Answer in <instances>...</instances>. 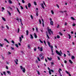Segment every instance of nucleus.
I'll list each match as a JSON object with an SVG mask.
<instances>
[{
    "label": "nucleus",
    "instance_id": "f257e3e1",
    "mask_svg": "<svg viewBox=\"0 0 76 76\" xmlns=\"http://www.w3.org/2000/svg\"><path fill=\"white\" fill-rule=\"evenodd\" d=\"M48 44L50 48H51V51L52 52V55H54V53H53V46H51V45H50V42H48Z\"/></svg>",
    "mask_w": 76,
    "mask_h": 76
},
{
    "label": "nucleus",
    "instance_id": "f03ea898",
    "mask_svg": "<svg viewBox=\"0 0 76 76\" xmlns=\"http://www.w3.org/2000/svg\"><path fill=\"white\" fill-rule=\"evenodd\" d=\"M56 53L57 54H58L60 56H61V55H63V53L61 52V50H60V52H59L57 50H56Z\"/></svg>",
    "mask_w": 76,
    "mask_h": 76
},
{
    "label": "nucleus",
    "instance_id": "7ed1b4c3",
    "mask_svg": "<svg viewBox=\"0 0 76 76\" xmlns=\"http://www.w3.org/2000/svg\"><path fill=\"white\" fill-rule=\"evenodd\" d=\"M47 29L48 31V33L50 35H51V34H53V31H51V29H49V27H48Z\"/></svg>",
    "mask_w": 76,
    "mask_h": 76
},
{
    "label": "nucleus",
    "instance_id": "20e7f679",
    "mask_svg": "<svg viewBox=\"0 0 76 76\" xmlns=\"http://www.w3.org/2000/svg\"><path fill=\"white\" fill-rule=\"evenodd\" d=\"M20 67L21 70H22L23 72L25 73V69L24 67H23L22 66H20Z\"/></svg>",
    "mask_w": 76,
    "mask_h": 76
},
{
    "label": "nucleus",
    "instance_id": "39448f33",
    "mask_svg": "<svg viewBox=\"0 0 76 76\" xmlns=\"http://www.w3.org/2000/svg\"><path fill=\"white\" fill-rule=\"evenodd\" d=\"M38 49H39V51H42V47H41L40 48L39 47H38Z\"/></svg>",
    "mask_w": 76,
    "mask_h": 76
},
{
    "label": "nucleus",
    "instance_id": "423d86ee",
    "mask_svg": "<svg viewBox=\"0 0 76 76\" xmlns=\"http://www.w3.org/2000/svg\"><path fill=\"white\" fill-rule=\"evenodd\" d=\"M51 72H52V73H53V72H54V71L52 69H51L49 71V73L50 75H51Z\"/></svg>",
    "mask_w": 76,
    "mask_h": 76
},
{
    "label": "nucleus",
    "instance_id": "0eeeda50",
    "mask_svg": "<svg viewBox=\"0 0 76 76\" xmlns=\"http://www.w3.org/2000/svg\"><path fill=\"white\" fill-rule=\"evenodd\" d=\"M60 71H62V70H61V69L60 68L59 69V70H58L60 76H62V75L61 74V72H60Z\"/></svg>",
    "mask_w": 76,
    "mask_h": 76
},
{
    "label": "nucleus",
    "instance_id": "6e6552de",
    "mask_svg": "<svg viewBox=\"0 0 76 76\" xmlns=\"http://www.w3.org/2000/svg\"><path fill=\"white\" fill-rule=\"evenodd\" d=\"M15 62L16 63V64H18L17 62H18V59H16V60H15Z\"/></svg>",
    "mask_w": 76,
    "mask_h": 76
},
{
    "label": "nucleus",
    "instance_id": "1a4fd4ad",
    "mask_svg": "<svg viewBox=\"0 0 76 76\" xmlns=\"http://www.w3.org/2000/svg\"><path fill=\"white\" fill-rule=\"evenodd\" d=\"M19 40L20 43H21V41H22V38H21V37H19Z\"/></svg>",
    "mask_w": 76,
    "mask_h": 76
},
{
    "label": "nucleus",
    "instance_id": "9d476101",
    "mask_svg": "<svg viewBox=\"0 0 76 76\" xmlns=\"http://www.w3.org/2000/svg\"><path fill=\"white\" fill-rule=\"evenodd\" d=\"M41 6H42V8H43V9H45L44 6V5L43 4H41Z\"/></svg>",
    "mask_w": 76,
    "mask_h": 76
},
{
    "label": "nucleus",
    "instance_id": "9b49d317",
    "mask_svg": "<svg viewBox=\"0 0 76 76\" xmlns=\"http://www.w3.org/2000/svg\"><path fill=\"white\" fill-rule=\"evenodd\" d=\"M31 4L30 3H29L28 4V7L30 8V7H31Z\"/></svg>",
    "mask_w": 76,
    "mask_h": 76
},
{
    "label": "nucleus",
    "instance_id": "f8f14e48",
    "mask_svg": "<svg viewBox=\"0 0 76 76\" xmlns=\"http://www.w3.org/2000/svg\"><path fill=\"white\" fill-rule=\"evenodd\" d=\"M4 40L5 41H6L7 42H8V44H9V41H8V40H7V39H4Z\"/></svg>",
    "mask_w": 76,
    "mask_h": 76
},
{
    "label": "nucleus",
    "instance_id": "ddd939ff",
    "mask_svg": "<svg viewBox=\"0 0 76 76\" xmlns=\"http://www.w3.org/2000/svg\"><path fill=\"white\" fill-rule=\"evenodd\" d=\"M34 37L35 38H37V35H36V34L35 33H34Z\"/></svg>",
    "mask_w": 76,
    "mask_h": 76
},
{
    "label": "nucleus",
    "instance_id": "4468645a",
    "mask_svg": "<svg viewBox=\"0 0 76 76\" xmlns=\"http://www.w3.org/2000/svg\"><path fill=\"white\" fill-rule=\"evenodd\" d=\"M43 55H44V54L42 53L41 54H40L39 55V57H42V56H43Z\"/></svg>",
    "mask_w": 76,
    "mask_h": 76
},
{
    "label": "nucleus",
    "instance_id": "2eb2a0df",
    "mask_svg": "<svg viewBox=\"0 0 76 76\" xmlns=\"http://www.w3.org/2000/svg\"><path fill=\"white\" fill-rule=\"evenodd\" d=\"M42 20L43 26V27H44V20H43V19H42Z\"/></svg>",
    "mask_w": 76,
    "mask_h": 76
},
{
    "label": "nucleus",
    "instance_id": "dca6fc26",
    "mask_svg": "<svg viewBox=\"0 0 76 76\" xmlns=\"http://www.w3.org/2000/svg\"><path fill=\"white\" fill-rule=\"evenodd\" d=\"M50 23L51 25H53V21H50Z\"/></svg>",
    "mask_w": 76,
    "mask_h": 76
},
{
    "label": "nucleus",
    "instance_id": "f3484780",
    "mask_svg": "<svg viewBox=\"0 0 76 76\" xmlns=\"http://www.w3.org/2000/svg\"><path fill=\"white\" fill-rule=\"evenodd\" d=\"M47 58L48 60H50V61L51 60H52V58H50L47 57Z\"/></svg>",
    "mask_w": 76,
    "mask_h": 76
},
{
    "label": "nucleus",
    "instance_id": "a211bd4d",
    "mask_svg": "<svg viewBox=\"0 0 76 76\" xmlns=\"http://www.w3.org/2000/svg\"><path fill=\"white\" fill-rule=\"evenodd\" d=\"M30 38H31V39H33L34 38V37H33L32 34H30Z\"/></svg>",
    "mask_w": 76,
    "mask_h": 76
},
{
    "label": "nucleus",
    "instance_id": "6ab92c4d",
    "mask_svg": "<svg viewBox=\"0 0 76 76\" xmlns=\"http://www.w3.org/2000/svg\"><path fill=\"white\" fill-rule=\"evenodd\" d=\"M18 12V13L20 14V11H19V9L18 8H16Z\"/></svg>",
    "mask_w": 76,
    "mask_h": 76
},
{
    "label": "nucleus",
    "instance_id": "aec40b11",
    "mask_svg": "<svg viewBox=\"0 0 76 76\" xmlns=\"http://www.w3.org/2000/svg\"><path fill=\"white\" fill-rule=\"evenodd\" d=\"M7 73L9 74V75H11V73H10V71H7Z\"/></svg>",
    "mask_w": 76,
    "mask_h": 76
},
{
    "label": "nucleus",
    "instance_id": "412c9836",
    "mask_svg": "<svg viewBox=\"0 0 76 76\" xmlns=\"http://www.w3.org/2000/svg\"><path fill=\"white\" fill-rule=\"evenodd\" d=\"M3 45H4V44H2L1 43H0V47H3Z\"/></svg>",
    "mask_w": 76,
    "mask_h": 76
},
{
    "label": "nucleus",
    "instance_id": "4be33fe9",
    "mask_svg": "<svg viewBox=\"0 0 76 76\" xmlns=\"http://www.w3.org/2000/svg\"><path fill=\"white\" fill-rule=\"evenodd\" d=\"M69 61L71 64H72L73 63V62H72L71 60H69Z\"/></svg>",
    "mask_w": 76,
    "mask_h": 76
},
{
    "label": "nucleus",
    "instance_id": "5701e85b",
    "mask_svg": "<svg viewBox=\"0 0 76 76\" xmlns=\"http://www.w3.org/2000/svg\"><path fill=\"white\" fill-rule=\"evenodd\" d=\"M7 13H8L9 15H10V16H11V13H10V12H9V11H7Z\"/></svg>",
    "mask_w": 76,
    "mask_h": 76
},
{
    "label": "nucleus",
    "instance_id": "b1692460",
    "mask_svg": "<svg viewBox=\"0 0 76 76\" xmlns=\"http://www.w3.org/2000/svg\"><path fill=\"white\" fill-rule=\"evenodd\" d=\"M8 2L10 4H12V2L10 0H9Z\"/></svg>",
    "mask_w": 76,
    "mask_h": 76
},
{
    "label": "nucleus",
    "instance_id": "393cba45",
    "mask_svg": "<svg viewBox=\"0 0 76 76\" xmlns=\"http://www.w3.org/2000/svg\"><path fill=\"white\" fill-rule=\"evenodd\" d=\"M26 35H28V34H29V31L28 30H27L26 31Z\"/></svg>",
    "mask_w": 76,
    "mask_h": 76
},
{
    "label": "nucleus",
    "instance_id": "a878e982",
    "mask_svg": "<svg viewBox=\"0 0 76 76\" xmlns=\"http://www.w3.org/2000/svg\"><path fill=\"white\" fill-rule=\"evenodd\" d=\"M68 35L69 37V39H70V38H71V36H70V35L69 34H68Z\"/></svg>",
    "mask_w": 76,
    "mask_h": 76
},
{
    "label": "nucleus",
    "instance_id": "bb28decb",
    "mask_svg": "<svg viewBox=\"0 0 76 76\" xmlns=\"http://www.w3.org/2000/svg\"><path fill=\"white\" fill-rule=\"evenodd\" d=\"M2 12H3V10H4L5 9H4V8L3 7H2Z\"/></svg>",
    "mask_w": 76,
    "mask_h": 76
},
{
    "label": "nucleus",
    "instance_id": "cd10ccee",
    "mask_svg": "<svg viewBox=\"0 0 76 76\" xmlns=\"http://www.w3.org/2000/svg\"><path fill=\"white\" fill-rule=\"evenodd\" d=\"M57 38H58V39L60 38V36L58 35H57Z\"/></svg>",
    "mask_w": 76,
    "mask_h": 76
},
{
    "label": "nucleus",
    "instance_id": "c85d7f7f",
    "mask_svg": "<svg viewBox=\"0 0 76 76\" xmlns=\"http://www.w3.org/2000/svg\"><path fill=\"white\" fill-rule=\"evenodd\" d=\"M36 31L38 32V27H36Z\"/></svg>",
    "mask_w": 76,
    "mask_h": 76
},
{
    "label": "nucleus",
    "instance_id": "c756f323",
    "mask_svg": "<svg viewBox=\"0 0 76 76\" xmlns=\"http://www.w3.org/2000/svg\"><path fill=\"white\" fill-rule=\"evenodd\" d=\"M51 12L52 15H53V14H54V11H53V10H52L51 11Z\"/></svg>",
    "mask_w": 76,
    "mask_h": 76
},
{
    "label": "nucleus",
    "instance_id": "7c9ffc66",
    "mask_svg": "<svg viewBox=\"0 0 76 76\" xmlns=\"http://www.w3.org/2000/svg\"><path fill=\"white\" fill-rule=\"evenodd\" d=\"M65 72H66L67 73V74H68V75H69L70 74V73H69V72H68L67 71H66Z\"/></svg>",
    "mask_w": 76,
    "mask_h": 76
},
{
    "label": "nucleus",
    "instance_id": "2f4dec72",
    "mask_svg": "<svg viewBox=\"0 0 76 76\" xmlns=\"http://www.w3.org/2000/svg\"><path fill=\"white\" fill-rule=\"evenodd\" d=\"M71 19H72V20H75V18H74L73 17H71Z\"/></svg>",
    "mask_w": 76,
    "mask_h": 76
},
{
    "label": "nucleus",
    "instance_id": "473e14b6",
    "mask_svg": "<svg viewBox=\"0 0 76 76\" xmlns=\"http://www.w3.org/2000/svg\"><path fill=\"white\" fill-rule=\"evenodd\" d=\"M46 35H47V37L48 38V39H50V37H49V36H48V34H47Z\"/></svg>",
    "mask_w": 76,
    "mask_h": 76
},
{
    "label": "nucleus",
    "instance_id": "72a5a7b5",
    "mask_svg": "<svg viewBox=\"0 0 76 76\" xmlns=\"http://www.w3.org/2000/svg\"><path fill=\"white\" fill-rule=\"evenodd\" d=\"M34 5H35L36 6L37 5V2H36L34 1Z\"/></svg>",
    "mask_w": 76,
    "mask_h": 76
},
{
    "label": "nucleus",
    "instance_id": "f704fd0d",
    "mask_svg": "<svg viewBox=\"0 0 76 76\" xmlns=\"http://www.w3.org/2000/svg\"><path fill=\"white\" fill-rule=\"evenodd\" d=\"M2 18L3 19V20H4V21H6V19H5V18H4L3 17H2Z\"/></svg>",
    "mask_w": 76,
    "mask_h": 76
},
{
    "label": "nucleus",
    "instance_id": "c9c22d12",
    "mask_svg": "<svg viewBox=\"0 0 76 76\" xmlns=\"http://www.w3.org/2000/svg\"><path fill=\"white\" fill-rule=\"evenodd\" d=\"M39 41H40V42L42 43V44L43 43V42H42V41H41V40L40 39H39Z\"/></svg>",
    "mask_w": 76,
    "mask_h": 76
},
{
    "label": "nucleus",
    "instance_id": "e433bc0d",
    "mask_svg": "<svg viewBox=\"0 0 76 76\" xmlns=\"http://www.w3.org/2000/svg\"><path fill=\"white\" fill-rule=\"evenodd\" d=\"M59 34L60 35H61V36H63V34H62L61 33V32H59Z\"/></svg>",
    "mask_w": 76,
    "mask_h": 76
},
{
    "label": "nucleus",
    "instance_id": "4c0bfd02",
    "mask_svg": "<svg viewBox=\"0 0 76 76\" xmlns=\"http://www.w3.org/2000/svg\"><path fill=\"white\" fill-rule=\"evenodd\" d=\"M72 59H75V56H72Z\"/></svg>",
    "mask_w": 76,
    "mask_h": 76
},
{
    "label": "nucleus",
    "instance_id": "58836bf2",
    "mask_svg": "<svg viewBox=\"0 0 76 76\" xmlns=\"http://www.w3.org/2000/svg\"><path fill=\"white\" fill-rule=\"evenodd\" d=\"M37 59L38 60V61H41L40 59H39V58L38 57H37Z\"/></svg>",
    "mask_w": 76,
    "mask_h": 76
},
{
    "label": "nucleus",
    "instance_id": "ea45409f",
    "mask_svg": "<svg viewBox=\"0 0 76 76\" xmlns=\"http://www.w3.org/2000/svg\"><path fill=\"white\" fill-rule=\"evenodd\" d=\"M30 16L31 19H33V16H32V15H31Z\"/></svg>",
    "mask_w": 76,
    "mask_h": 76
},
{
    "label": "nucleus",
    "instance_id": "a19ab883",
    "mask_svg": "<svg viewBox=\"0 0 76 76\" xmlns=\"http://www.w3.org/2000/svg\"><path fill=\"white\" fill-rule=\"evenodd\" d=\"M37 72L38 73V74L39 75H40V74L39 73V71H37Z\"/></svg>",
    "mask_w": 76,
    "mask_h": 76
},
{
    "label": "nucleus",
    "instance_id": "79ce46f5",
    "mask_svg": "<svg viewBox=\"0 0 76 76\" xmlns=\"http://www.w3.org/2000/svg\"><path fill=\"white\" fill-rule=\"evenodd\" d=\"M44 58V56H42V57L41 58V59H42V60H43Z\"/></svg>",
    "mask_w": 76,
    "mask_h": 76
},
{
    "label": "nucleus",
    "instance_id": "37998d69",
    "mask_svg": "<svg viewBox=\"0 0 76 76\" xmlns=\"http://www.w3.org/2000/svg\"><path fill=\"white\" fill-rule=\"evenodd\" d=\"M20 7L21 8V9H23V7L20 6Z\"/></svg>",
    "mask_w": 76,
    "mask_h": 76
},
{
    "label": "nucleus",
    "instance_id": "c03bdc74",
    "mask_svg": "<svg viewBox=\"0 0 76 76\" xmlns=\"http://www.w3.org/2000/svg\"><path fill=\"white\" fill-rule=\"evenodd\" d=\"M6 27H7V29H9V26H8L7 25L6 26Z\"/></svg>",
    "mask_w": 76,
    "mask_h": 76
},
{
    "label": "nucleus",
    "instance_id": "a18cd8bd",
    "mask_svg": "<svg viewBox=\"0 0 76 76\" xmlns=\"http://www.w3.org/2000/svg\"><path fill=\"white\" fill-rule=\"evenodd\" d=\"M15 46L16 47H17V48H18V47H19V46H18V45L17 44H15Z\"/></svg>",
    "mask_w": 76,
    "mask_h": 76
},
{
    "label": "nucleus",
    "instance_id": "49530a36",
    "mask_svg": "<svg viewBox=\"0 0 76 76\" xmlns=\"http://www.w3.org/2000/svg\"><path fill=\"white\" fill-rule=\"evenodd\" d=\"M43 3L44 5H45V6H46V4H45V2H44V1L43 2Z\"/></svg>",
    "mask_w": 76,
    "mask_h": 76
},
{
    "label": "nucleus",
    "instance_id": "de8ad7c7",
    "mask_svg": "<svg viewBox=\"0 0 76 76\" xmlns=\"http://www.w3.org/2000/svg\"><path fill=\"white\" fill-rule=\"evenodd\" d=\"M11 42H12V43H13V44L15 43V42H14V41H13V40H12L11 41Z\"/></svg>",
    "mask_w": 76,
    "mask_h": 76
},
{
    "label": "nucleus",
    "instance_id": "09e8293b",
    "mask_svg": "<svg viewBox=\"0 0 76 76\" xmlns=\"http://www.w3.org/2000/svg\"><path fill=\"white\" fill-rule=\"evenodd\" d=\"M39 23L40 24H41V20L39 19Z\"/></svg>",
    "mask_w": 76,
    "mask_h": 76
},
{
    "label": "nucleus",
    "instance_id": "8fccbe9b",
    "mask_svg": "<svg viewBox=\"0 0 76 76\" xmlns=\"http://www.w3.org/2000/svg\"><path fill=\"white\" fill-rule=\"evenodd\" d=\"M20 22L21 23V24H22V25H23V24H22V20H21V19H20Z\"/></svg>",
    "mask_w": 76,
    "mask_h": 76
},
{
    "label": "nucleus",
    "instance_id": "3c124183",
    "mask_svg": "<svg viewBox=\"0 0 76 76\" xmlns=\"http://www.w3.org/2000/svg\"><path fill=\"white\" fill-rule=\"evenodd\" d=\"M22 1L23 3H25V1H24V0H22Z\"/></svg>",
    "mask_w": 76,
    "mask_h": 76
},
{
    "label": "nucleus",
    "instance_id": "603ef678",
    "mask_svg": "<svg viewBox=\"0 0 76 76\" xmlns=\"http://www.w3.org/2000/svg\"><path fill=\"white\" fill-rule=\"evenodd\" d=\"M57 58H58V60H60V57H59L58 56Z\"/></svg>",
    "mask_w": 76,
    "mask_h": 76
},
{
    "label": "nucleus",
    "instance_id": "864d4df0",
    "mask_svg": "<svg viewBox=\"0 0 76 76\" xmlns=\"http://www.w3.org/2000/svg\"><path fill=\"white\" fill-rule=\"evenodd\" d=\"M50 63L52 64V65H53V64H54V63L53 62H51Z\"/></svg>",
    "mask_w": 76,
    "mask_h": 76
},
{
    "label": "nucleus",
    "instance_id": "5fc2aeb1",
    "mask_svg": "<svg viewBox=\"0 0 76 76\" xmlns=\"http://www.w3.org/2000/svg\"><path fill=\"white\" fill-rule=\"evenodd\" d=\"M10 48L12 50H14V48H13L12 47H11Z\"/></svg>",
    "mask_w": 76,
    "mask_h": 76
},
{
    "label": "nucleus",
    "instance_id": "6e6d98bb",
    "mask_svg": "<svg viewBox=\"0 0 76 76\" xmlns=\"http://www.w3.org/2000/svg\"><path fill=\"white\" fill-rule=\"evenodd\" d=\"M49 20L50 22L53 21H52V19L51 18H50Z\"/></svg>",
    "mask_w": 76,
    "mask_h": 76
},
{
    "label": "nucleus",
    "instance_id": "4d7b16f0",
    "mask_svg": "<svg viewBox=\"0 0 76 76\" xmlns=\"http://www.w3.org/2000/svg\"><path fill=\"white\" fill-rule=\"evenodd\" d=\"M28 48H30V45H28Z\"/></svg>",
    "mask_w": 76,
    "mask_h": 76
},
{
    "label": "nucleus",
    "instance_id": "13d9d810",
    "mask_svg": "<svg viewBox=\"0 0 76 76\" xmlns=\"http://www.w3.org/2000/svg\"><path fill=\"white\" fill-rule=\"evenodd\" d=\"M64 57H66V54H64Z\"/></svg>",
    "mask_w": 76,
    "mask_h": 76
},
{
    "label": "nucleus",
    "instance_id": "bf43d9fd",
    "mask_svg": "<svg viewBox=\"0 0 76 76\" xmlns=\"http://www.w3.org/2000/svg\"><path fill=\"white\" fill-rule=\"evenodd\" d=\"M3 73L4 75H6V72H3Z\"/></svg>",
    "mask_w": 76,
    "mask_h": 76
},
{
    "label": "nucleus",
    "instance_id": "052dcab7",
    "mask_svg": "<svg viewBox=\"0 0 76 76\" xmlns=\"http://www.w3.org/2000/svg\"><path fill=\"white\" fill-rule=\"evenodd\" d=\"M67 25V22H65V25L66 26Z\"/></svg>",
    "mask_w": 76,
    "mask_h": 76
},
{
    "label": "nucleus",
    "instance_id": "680f3d73",
    "mask_svg": "<svg viewBox=\"0 0 76 76\" xmlns=\"http://www.w3.org/2000/svg\"><path fill=\"white\" fill-rule=\"evenodd\" d=\"M75 25H76V24H73V25H72V26H75Z\"/></svg>",
    "mask_w": 76,
    "mask_h": 76
},
{
    "label": "nucleus",
    "instance_id": "e2e57ef3",
    "mask_svg": "<svg viewBox=\"0 0 76 76\" xmlns=\"http://www.w3.org/2000/svg\"><path fill=\"white\" fill-rule=\"evenodd\" d=\"M54 46H55V48H57V46H56V45H54Z\"/></svg>",
    "mask_w": 76,
    "mask_h": 76
},
{
    "label": "nucleus",
    "instance_id": "0e129e2a",
    "mask_svg": "<svg viewBox=\"0 0 76 76\" xmlns=\"http://www.w3.org/2000/svg\"><path fill=\"white\" fill-rule=\"evenodd\" d=\"M36 50H37V49H36V48H35L34 49V51H36Z\"/></svg>",
    "mask_w": 76,
    "mask_h": 76
},
{
    "label": "nucleus",
    "instance_id": "69168bd1",
    "mask_svg": "<svg viewBox=\"0 0 76 76\" xmlns=\"http://www.w3.org/2000/svg\"><path fill=\"white\" fill-rule=\"evenodd\" d=\"M18 33H19V28H18Z\"/></svg>",
    "mask_w": 76,
    "mask_h": 76
},
{
    "label": "nucleus",
    "instance_id": "338daca9",
    "mask_svg": "<svg viewBox=\"0 0 76 76\" xmlns=\"http://www.w3.org/2000/svg\"><path fill=\"white\" fill-rule=\"evenodd\" d=\"M65 63H67V61L65 60L64 61Z\"/></svg>",
    "mask_w": 76,
    "mask_h": 76
},
{
    "label": "nucleus",
    "instance_id": "774afa93",
    "mask_svg": "<svg viewBox=\"0 0 76 76\" xmlns=\"http://www.w3.org/2000/svg\"><path fill=\"white\" fill-rule=\"evenodd\" d=\"M56 6H57V7H58V8H59V6H58V4H57Z\"/></svg>",
    "mask_w": 76,
    "mask_h": 76
}]
</instances>
